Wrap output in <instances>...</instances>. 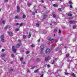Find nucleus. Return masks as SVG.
Here are the masks:
<instances>
[{"mask_svg": "<svg viewBox=\"0 0 77 77\" xmlns=\"http://www.w3.org/2000/svg\"><path fill=\"white\" fill-rule=\"evenodd\" d=\"M15 48V47L14 46H13L12 47V50L13 51L14 53H16V52L17 51V50Z\"/></svg>", "mask_w": 77, "mask_h": 77, "instance_id": "nucleus-3", "label": "nucleus"}, {"mask_svg": "<svg viewBox=\"0 0 77 77\" xmlns=\"http://www.w3.org/2000/svg\"><path fill=\"white\" fill-rule=\"evenodd\" d=\"M11 57H12L14 58L15 57V56H14V55L13 54H11Z\"/></svg>", "mask_w": 77, "mask_h": 77, "instance_id": "nucleus-25", "label": "nucleus"}, {"mask_svg": "<svg viewBox=\"0 0 77 77\" xmlns=\"http://www.w3.org/2000/svg\"><path fill=\"white\" fill-rule=\"evenodd\" d=\"M36 61L39 62L40 61V59H39V58H37L36 59Z\"/></svg>", "mask_w": 77, "mask_h": 77, "instance_id": "nucleus-32", "label": "nucleus"}, {"mask_svg": "<svg viewBox=\"0 0 77 77\" xmlns=\"http://www.w3.org/2000/svg\"><path fill=\"white\" fill-rule=\"evenodd\" d=\"M23 64H26V62H23Z\"/></svg>", "mask_w": 77, "mask_h": 77, "instance_id": "nucleus-58", "label": "nucleus"}, {"mask_svg": "<svg viewBox=\"0 0 77 77\" xmlns=\"http://www.w3.org/2000/svg\"><path fill=\"white\" fill-rule=\"evenodd\" d=\"M6 56V55L5 54H2L1 55L2 57H5Z\"/></svg>", "mask_w": 77, "mask_h": 77, "instance_id": "nucleus-22", "label": "nucleus"}, {"mask_svg": "<svg viewBox=\"0 0 77 77\" xmlns=\"http://www.w3.org/2000/svg\"><path fill=\"white\" fill-rule=\"evenodd\" d=\"M58 11H62V8H59Z\"/></svg>", "mask_w": 77, "mask_h": 77, "instance_id": "nucleus-34", "label": "nucleus"}, {"mask_svg": "<svg viewBox=\"0 0 77 77\" xmlns=\"http://www.w3.org/2000/svg\"><path fill=\"white\" fill-rule=\"evenodd\" d=\"M57 58H55L54 59V60L53 61V62L52 63V64H54V62H55V60H57Z\"/></svg>", "mask_w": 77, "mask_h": 77, "instance_id": "nucleus-11", "label": "nucleus"}, {"mask_svg": "<svg viewBox=\"0 0 77 77\" xmlns=\"http://www.w3.org/2000/svg\"><path fill=\"white\" fill-rule=\"evenodd\" d=\"M38 70H39L38 69H37V70H36L34 71V72H35V73H36V72H38Z\"/></svg>", "mask_w": 77, "mask_h": 77, "instance_id": "nucleus-20", "label": "nucleus"}, {"mask_svg": "<svg viewBox=\"0 0 77 77\" xmlns=\"http://www.w3.org/2000/svg\"><path fill=\"white\" fill-rule=\"evenodd\" d=\"M1 41L3 42H4L5 39H4V38H1Z\"/></svg>", "mask_w": 77, "mask_h": 77, "instance_id": "nucleus-19", "label": "nucleus"}, {"mask_svg": "<svg viewBox=\"0 0 77 77\" xmlns=\"http://www.w3.org/2000/svg\"><path fill=\"white\" fill-rule=\"evenodd\" d=\"M2 23L3 24H5V20H3L2 22Z\"/></svg>", "mask_w": 77, "mask_h": 77, "instance_id": "nucleus-47", "label": "nucleus"}, {"mask_svg": "<svg viewBox=\"0 0 77 77\" xmlns=\"http://www.w3.org/2000/svg\"><path fill=\"white\" fill-rule=\"evenodd\" d=\"M44 8H46V7L45 6H44Z\"/></svg>", "mask_w": 77, "mask_h": 77, "instance_id": "nucleus-62", "label": "nucleus"}, {"mask_svg": "<svg viewBox=\"0 0 77 77\" xmlns=\"http://www.w3.org/2000/svg\"><path fill=\"white\" fill-rule=\"evenodd\" d=\"M57 71H59L60 72H61V70L60 69H58L57 70Z\"/></svg>", "mask_w": 77, "mask_h": 77, "instance_id": "nucleus-45", "label": "nucleus"}, {"mask_svg": "<svg viewBox=\"0 0 77 77\" xmlns=\"http://www.w3.org/2000/svg\"><path fill=\"white\" fill-rule=\"evenodd\" d=\"M59 33L60 34V33H61V31H60V30H59Z\"/></svg>", "mask_w": 77, "mask_h": 77, "instance_id": "nucleus-46", "label": "nucleus"}, {"mask_svg": "<svg viewBox=\"0 0 77 77\" xmlns=\"http://www.w3.org/2000/svg\"><path fill=\"white\" fill-rule=\"evenodd\" d=\"M59 52V53H60L62 52L61 51H60Z\"/></svg>", "mask_w": 77, "mask_h": 77, "instance_id": "nucleus-64", "label": "nucleus"}, {"mask_svg": "<svg viewBox=\"0 0 77 77\" xmlns=\"http://www.w3.org/2000/svg\"><path fill=\"white\" fill-rule=\"evenodd\" d=\"M26 36L25 35H23V39L26 38Z\"/></svg>", "mask_w": 77, "mask_h": 77, "instance_id": "nucleus-35", "label": "nucleus"}, {"mask_svg": "<svg viewBox=\"0 0 77 77\" xmlns=\"http://www.w3.org/2000/svg\"><path fill=\"white\" fill-rule=\"evenodd\" d=\"M4 38H5V37L4 36V35H1V39H3Z\"/></svg>", "mask_w": 77, "mask_h": 77, "instance_id": "nucleus-18", "label": "nucleus"}, {"mask_svg": "<svg viewBox=\"0 0 77 77\" xmlns=\"http://www.w3.org/2000/svg\"><path fill=\"white\" fill-rule=\"evenodd\" d=\"M35 68V66H34L33 67H32V68H31V69H34V68Z\"/></svg>", "mask_w": 77, "mask_h": 77, "instance_id": "nucleus-41", "label": "nucleus"}, {"mask_svg": "<svg viewBox=\"0 0 77 77\" xmlns=\"http://www.w3.org/2000/svg\"><path fill=\"white\" fill-rule=\"evenodd\" d=\"M31 35H32V32H30L29 33V35L28 36V37L29 38H30L31 37Z\"/></svg>", "mask_w": 77, "mask_h": 77, "instance_id": "nucleus-8", "label": "nucleus"}, {"mask_svg": "<svg viewBox=\"0 0 77 77\" xmlns=\"http://www.w3.org/2000/svg\"><path fill=\"white\" fill-rule=\"evenodd\" d=\"M41 40H40V38L38 39V42H40Z\"/></svg>", "mask_w": 77, "mask_h": 77, "instance_id": "nucleus-53", "label": "nucleus"}, {"mask_svg": "<svg viewBox=\"0 0 77 77\" xmlns=\"http://www.w3.org/2000/svg\"><path fill=\"white\" fill-rule=\"evenodd\" d=\"M9 0H4V2H8V1Z\"/></svg>", "mask_w": 77, "mask_h": 77, "instance_id": "nucleus-43", "label": "nucleus"}, {"mask_svg": "<svg viewBox=\"0 0 77 77\" xmlns=\"http://www.w3.org/2000/svg\"><path fill=\"white\" fill-rule=\"evenodd\" d=\"M45 53L47 54H48L50 53V49L49 48L46 49L45 51Z\"/></svg>", "mask_w": 77, "mask_h": 77, "instance_id": "nucleus-2", "label": "nucleus"}, {"mask_svg": "<svg viewBox=\"0 0 77 77\" xmlns=\"http://www.w3.org/2000/svg\"><path fill=\"white\" fill-rule=\"evenodd\" d=\"M47 15H46V14H45L43 17H47Z\"/></svg>", "mask_w": 77, "mask_h": 77, "instance_id": "nucleus-36", "label": "nucleus"}, {"mask_svg": "<svg viewBox=\"0 0 77 77\" xmlns=\"http://www.w3.org/2000/svg\"><path fill=\"white\" fill-rule=\"evenodd\" d=\"M23 23H21L20 24V27H21V26H23Z\"/></svg>", "mask_w": 77, "mask_h": 77, "instance_id": "nucleus-38", "label": "nucleus"}, {"mask_svg": "<svg viewBox=\"0 0 77 77\" xmlns=\"http://www.w3.org/2000/svg\"><path fill=\"white\" fill-rule=\"evenodd\" d=\"M31 47L33 48V47H34V45H31Z\"/></svg>", "mask_w": 77, "mask_h": 77, "instance_id": "nucleus-50", "label": "nucleus"}, {"mask_svg": "<svg viewBox=\"0 0 77 77\" xmlns=\"http://www.w3.org/2000/svg\"><path fill=\"white\" fill-rule=\"evenodd\" d=\"M64 73L65 75H67V74H69V73H68V72H65Z\"/></svg>", "mask_w": 77, "mask_h": 77, "instance_id": "nucleus-44", "label": "nucleus"}, {"mask_svg": "<svg viewBox=\"0 0 77 77\" xmlns=\"http://www.w3.org/2000/svg\"><path fill=\"white\" fill-rule=\"evenodd\" d=\"M73 42H75V41H76V38H74L73 39Z\"/></svg>", "mask_w": 77, "mask_h": 77, "instance_id": "nucleus-29", "label": "nucleus"}, {"mask_svg": "<svg viewBox=\"0 0 77 77\" xmlns=\"http://www.w3.org/2000/svg\"><path fill=\"white\" fill-rule=\"evenodd\" d=\"M43 76H44V75L43 74L41 76V77H43Z\"/></svg>", "mask_w": 77, "mask_h": 77, "instance_id": "nucleus-54", "label": "nucleus"}, {"mask_svg": "<svg viewBox=\"0 0 77 77\" xmlns=\"http://www.w3.org/2000/svg\"><path fill=\"white\" fill-rule=\"evenodd\" d=\"M36 10L35 12L36 14H37V10Z\"/></svg>", "mask_w": 77, "mask_h": 77, "instance_id": "nucleus-59", "label": "nucleus"}, {"mask_svg": "<svg viewBox=\"0 0 77 77\" xmlns=\"http://www.w3.org/2000/svg\"><path fill=\"white\" fill-rule=\"evenodd\" d=\"M35 13L34 12H32V15H35Z\"/></svg>", "mask_w": 77, "mask_h": 77, "instance_id": "nucleus-57", "label": "nucleus"}, {"mask_svg": "<svg viewBox=\"0 0 77 77\" xmlns=\"http://www.w3.org/2000/svg\"><path fill=\"white\" fill-rule=\"evenodd\" d=\"M69 23L70 24H75L76 23L75 21L72 20H70Z\"/></svg>", "mask_w": 77, "mask_h": 77, "instance_id": "nucleus-5", "label": "nucleus"}, {"mask_svg": "<svg viewBox=\"0 0 77 77\" xmlns=\"http://www.w3.org/2000/svg\"><path fill=\"white\" fill-rule=\"evenodd\" d=\"M72 76H73V77H76V76L75 75H74V73H73L72 74Z\"/></svg>", "mask_w": 77, "mask_h": 77, "instance_id": "nucleus-26", "label": "nucleus"}, {"mask_svg": "<svg viewBox=\"0 0 77 77\" xmlns=\"http://www.w3.org/2000/svg\"><path fill=\"white\" fill-rule=\"evenodd\" d=\"M73 28L74 29H75V28H76V26H73Z\"/></svg>", "mask_w": 77, "mask_h": 77, "instance_id": "nucleus-37", "label": "nucleus"}, {"mask_svg": "<svg viewBox=\"0 0 77 77\" xmlns=\"http://www.w3.org/2000/svg\"><path fill=\"white\" fill-rule=\"evenodd\" d=\"M14 19L17 20H18L19 19V17L18 16H16L14 17Z\"/></svg>", "mask_w": 77, "mask_h": 77, "instance_id": "nucleus-10", "label": "nucleus"}, {"mask_svg": "<svg viewBox=\"0 0 77 77\" xmlns=\"http://www.w3.org/2000/svg\"><path fill=\"white\" fill-rule=\"evenodd\" d=\"M21 45H22V44L21 43L17 44L16 45V46L17 48H20V46H21Z\"/></svg>", "mask_w": 77, "mask_h": 77, "instance_id": "nucleus-4", "label": "nucleus"}, {"mask_svg": "<svg viewBox=\"0 0 77 77\" xmlns=\"http://www.w3.org/2000/svg\"><path fill=\"white\" fill-rule=\"evenodd\" d=\"M43 32L44 33H45V34L47 33V31L45 30H44L43 31Z\"/></svg>", "mask_w": 77, "mask_h": 77, "instance_id": "nucleus-12", "label": "nucleus"}, {"mask_svg": "<svg viewBox=\"0 0 77 77\" xmlns=\"http://www.w3.org/2000/svg\"><path fill=\"white\" fill-rule=\"evenodd\" d=\"M10 28H11V26L9 25H8L5 27V29H10Z\"/></svg>", "mask_w": 77, "mask_h": 77, "instance_id": "nucleus-7", "label": "nucleus"}, {"mask_svg": "<svg viewBox=\"0 0 77 77\" xmlns=\"http://www.w3.org/2000/svg\"><path fill=\"white\" fill-rule=\"evenodd\" d=\"M26 15H23V18H26Z\"/></svg>", "mask_w": 77, "mask_h": 77, "instance_id": "nucleus-28", "label": "nucleus"}, {"mask_svg": "<svg viewBox=\"0 0 77 77\" xmlns=\"http://www.w3.org/2000/svg\"><path fill=\"white\" fill-rule=\"evenodd\" d=\"M69 7H70V8H72V6L71 5H70Z\"/></svg>", "mask_w": 77, "mask_h": 77, "instance_id": "nucleus-49", "label": "nucleus"}, {"mask_svg": "<svg viewBox=\"0 0 77 77\" xmlns=\"http://www.w3.org/2000/svg\"><path fill=\"white\" fill-rule=\"evenodd\" d=\"M44 45H42V46H41V51L40 53L41 54H42V50H44Z\"/></svg>", "mask_w": 77, "mask_h": 77, "instance_id": "nucleus-1", "label": "nucleus"}, {"mask_svg": "<svg viewBox=\"0 0 77 77\" xmlns=\"http://www.w3.org/2000/svg\"><path fill=\"white\" fill-rule=\"evenodd\" d=\"M20 6H18L17 7V12L19 13L20 12Z\"/></svg>", "mask_w": 77, "mask_h": 77, "instance_id": "nucleus-6", "label": "nucleus"}, {"mask_svg": "<svg viewBox=\"0 0 77 77\" xmlns=\"http://www.w3.org/2000/svg\"><path fill=\"white\" fill-rule=\"evenodd\" d=\"M2 51H5V49H2Z\"/></svg>", "mask_w": 77, "mask_h": 77, "instance_id": "nucleus-48", "label": "nucleus"}, {"mask_svg": "<svg viewBox=\"0 0 77 77\" xmlns=\"http://www.w3.org/2000/svg\"><path fill=\"white\" fill-rule=\"evenodd\" d=\"M69 56V55L68 54H67L66 56V57H68Z\"/></svg>", "mask_w": 77, "mask_h": 77, "instance_id": "nucleus-42", "label": "nucleus"}, {"mask_svg": "<svg viewBox=\"0 0 77 77\" xmlns=\"http://www.w3.org/2000/svg\"><path fill=\"white\" fill-rule=\"evenodd\" d=\"M20 61H23V57H21L20 59Z\"/></svg>", "mask_w": 77, "mask_h": 77, "instance_id": "nucleus-21", "label": "nucleus"}, {"mask_svg": "<svg viewBox=\"0 0 77 77\" xmlns=\"http://www.w3.org/2000/svg\"><path fill=\"white\" fill-rule=\"evenodd\" d=\"M72 16V14H68V16H69V17H71Z\"/></svg>", "mask_w": 77, "mask_h": 77, "instance_id": "nucleus-30", "label": "nucleus"}, {"mask_svg": "<svg viewBox=\"0 0 77 77\" xmlns=\"http://www.w3.org/2000/svg\"><path fill=\"white\" fill-rule=\"evenodd\" d=\"M54 33H56V32H57V29H54Z\"/></svg>", "mask_w": 77, "mask_h": 77, "instance_id": "nucleus-17", "label": "nucleus"}, {"mask_svg": "<svg viewBox=\"0 0 77 77\" xmlns=\"http://www.w3.org/2000/svg\"><path fill=\"white\" fill-rule=\"evenodd\" d=\"M22 52H24V50H22Z\"/></svg>", "mask_w": 77, "mask_h": 77, "instance_id": "nucleus-60", "label": "nucleus"}, {"mask_svg": "<svg viewBox=\"0 0 77 77\" xmlns=\"http://www.w3.org/2000/svg\"><path fill=\"white\" fill-rule=\"evenodd\" d=\"M69 5H72V3L71 2V1H69Z\"/></svg>", "mask_w": 77, "mask_h": 77, "instance_id": "nucleus-23", "label": "nucleus"}, {"mask_svg": "<svg viewBox=\"0 0 77 77\" xmlns=\"http://www.w3.org/2000/svg\"><path fill=\"white\" fill-rule=\"evenodd\" d=\"M13 69H10L9 70V72H11L12 71H13Z\"/></svg>", "mask_w": 77, "mask_h": 77, "instance_id": "nucleus-16", "label": "nucleus"}, {"mask_svg": "<svg viewBox=\"0 0 77 77\" xmlns=\"http://www.w3.org/2000/svg\"><path fill=\"white\" fill-rule=\"evenodd\" d=\"M53 16L54 17V18H56V14H53Z\"/></svg>", "mask_w": 77, "mask_h": 77, "instance_id": "nucleus-33", "label": "nucleus"}, {"mask_svg": "<svg viewBox=\"0 0 77 77\" xmlns=\"http://www.w3.org/2000/svg\"><path fill=\"white\" fill-rule=\"evenodd\" d=\"M18 25H19V23H17L16 24V25L17 26H18Z\"/></svg>", "mask_w": 77, "mask_h": 77, "instance_id": "nucleus-55", "label": "nucleus"}, {"mask_svg": "<svg viewBox=\"0 0 77 77\" xmlns=\"http://www.w3.org/2000/svg\"><path fill=\"white\" fill-rule=\"evenodd\" d=\"M64 48H66V46H65L64 47Z\"/></svg>", "mask_w": 77, "mask_h": 77, "instance_id": "nucleus-63", "label": "nucleus"}, {"mask_svg": "<svg viewBox=\"0 0 77 77\" xmlns=\"http://www.w3.org/2000/svg\"><path fill=\"white\" fill-rule=\"evenodd\" d=\"M30 53V52L29 51H27L26 52V54H28Z\"/></svg>", "mask_w": 77, "mask_h": 77, "instance_id": "nucleus-27", "label": "nucleus"}, {"mask_svg": "<svg viewBox=\"0 0 77 77\" xmlns=\"http://www.w3.org/2000/svg\"><path fill=\"white\" fill-rule=\"evenodd\" d=\"M19 30V29L18 28L15 29V31H16L17 32Z\"/></svg>", "mask_w": 77, "mask_h": 77, "instance_id": "nucleus-40", "label": "nucleus"}, {"mask_svg": "<svg viewBox=\"0 0 77 77\" xmlns=\"http://www.w3.org/2000/svg\"><path fill=\"white\" fill-rule=\"evenodd\" d=\"M31 5L30 3H28V6H31Z\"/></svg>", "mask_w": 77, "mask_h": 77, "instance_id": "nucleus-31", "label": "nucleus"}, {"mask_svg": "<svg viewBox=\"0 0 77 77\" xmlns=\"http://www.w3.org/2000/svg\"><path fill=\"white\" fill-rule=\"evenodd\" d=\"M41 2H42L43 3H44V0H41Z\"/></svg>", "mask_w": 77, "mask_h": 77, "instance_id": "nucleus-56", "label": "nucleus"}, {"mask_svg": "<svg viewBox=\"0 0 77 77\" xmlns=\"http://www.w3.org/2000/svg\"><path fill=\"white\" fill-rule=\"evenodd\" d=\"M53 38H50L48 39V40L49 41H53Z\"/></svg>", "mask_w": 77, "mask_h": 77, "instance_id": "nucleus-14", "label": "nucleus"}, {"mask_svg": "<svg viewBox=\"0 0 77 77\" xmlns=\"http://www.w3.org/2000/svg\"><path fill=\"white\" fill-rule=\"evenodd\" d=\"M18 41L19 42H20V44H21V41L20 40H18Z\"/></svg>", "mask_w": 77, "mask_h": 77, "instance_id": "nucleus-39", "label": "nucleus"}, {"mask_svg": "<svg viewBox=\"0 0 77 77\" xmlns=\"http://www.w3.org/2000/svg\"><path fill=\"white\" fill-rule=\"evenodd\" d=\"M57 51L59 50V48H57Z\"/></svg>", "mask_w": 77, "mask_h": 77, "instance_id": "nucleus-52", "label": "nucleus"}, {"mask_svg": "<svg viewBox=\"0 0 77 77\" xmlns=\"http://www.w3.org/2000/svg\"><path fill=\"white\" fill-rule=\"evenodd\" d=\"M47 66L48 67H50V65H47Z\"/></svg>", "mask_w": 77, "mask_h": 77, "instance_id": "nucleus-51", "label": "nucleus"}, {"mask_svg": "<svg viewBox=\"0 0 77 77\" xmlns=\"http://www.w3.org/2000/svg\"><path fill=\"white\" fill-rule=\"evenodd\" d=\"M53 6L54 7H57V6H58V5H57L55 4H53Z\"/></svg>", "mask_w": 77, "mask_h": 77, "instance_id": "nucleus-15", "label": "nucleus"}, {"mask_svg": "<svg viewBox=\"0 0 77 77\" xmlns=\"http://www.w3.org/2000/svg\"><path fill=\"white\" fill-rule=\"evenodd\" d=\"M49 58V57H45V61H47L48 60V59Z\"/></svg>", "mask_w": 77, "mask_h": 77, "instance_id": "nucleus-9", "label": "nucleus"}, {"mask_svg": "<svg viewBox=\"0 0 77 77\" xmlns=\"http://www.w3.org/2000/svg\"><path fill=\"white\" fill-rule=\"evenodd\" d=\"M36 26L37 27H39V24L38 23H37L36 24Z\"/></svg>", "mask_w": 77, "mask_h": 77, "instance_id": "nucleus-24", "label": "nucleus"}, {"mask_svg": "<svg viewBox=\"0 0 77 77\" xmlns=\"http://www.w3.org/2000/svg\"><path fill=\"white\" fill-rule=\"evenodd\" d=\"M8 33H9L10 35V36H12V32H8Z\"/></svg>", "mask_w": 77, "mask_h": 77, "instance_id": "nucleus-13", "label": "nucleus"}, {"mask_svg": "<svg viewBox=\"0 0 77 77\" xmlns=\"http://www.w3.org/2000/svg\"><path fill=\"white\" fill-rule=\"evenodd\" d=\"M67 61L68 62H69V60H67Z\"/></svg>", "mask_w": 77, "mask_h": 77, "instance_id": "nucleus-61", "label": "nucleus"}]
</instances>
